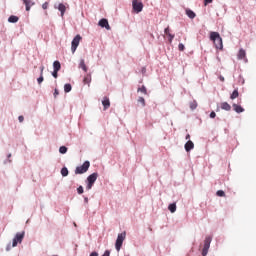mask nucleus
<instances>
[{
	"label": "nucleus",
	"mask_w": 256,
	"mask_h": 256,
	"mask_svg": "<svg viewBox=\"0 0 256 256\" xmlns=\"http://www.w3.org/2000/svg\"><path fill=\"white\" fill-rule=\"evenodd\" d=\"M210 41H213L214 47H216V49H219L220 51L223 50V38H221L219 32H211Z\"/></svg>",
	"instance_id": "f257e3e1"
},
{
	"label": "nucleus",
	"mask_w": 256,
	"mask_h": 256,
	"mask_svg": "<svg viewBox=\"0 0 256 256\" xmlns=\"http://www.w3.org/2000/svg\"><path fill=\"white\" fill-rule=\"evenodd\" d=\"M97 177H99V174L97 172H94L87 177L86 189L88 191H90V189H93V185H95V181H97Z\"/></svg>",
	"instance_id": "f03ea898"
},
{
	"label": "nucleus",
	"mask_w": 256,
	"mask_h": 256,
	"mask_svg": "<svg viewBox=\"0 0 256 256\" xmlns=\"http://www.w3.org/2000/svg\"><path fill=\"white\" fill-rule=\"evenodd\" d=\"M127 237V232H122L118 234V237L116 239L115 248L116 251H121V247H123V241H125V238Z\"/></svg>",
	"instance_id": "7ed1b4c3"
},
{
	"label": "nucleus",
	"mask_w": 256,
	"mask_h": 256,
	"mask_svg": "<svg viewBox=\"0 0 256 256\" xmlns=\"http://www.w3.org/2000/svg\"><path fill=\"white\" fill-rule=\"evenodd\" d=\"M89 167H91V163L89 161H85L82 166L76 167L75 174L83 175V173H87V171H89Z\"/></svg>",
	"instance_id": "20e7f679"
},
{
	"label": "nucleus",
	"mask_w": 256,
	"mask_h": 256,
	"mask_svg": "<svg viewBox=\"0 0 256 256\" xmlns=\"http://www.w3.org/2000/svg\"><path fill=\"white\" fill-rule=\"evenodd\" d=\"M211 236H207L204 240V247L202 249V255L206 256L209 253V248L211 247Z\"/></svg>",
	"instance_id": "39448f33"
},
{
	"label": "nucleus",
	"mask_w": 256,
	"mask_h": 256,
	"mask_svg": "<svg viewBox=\"0 0 256 256\" xmlns=\"http://www.w3.org/2000/svg\"><path fill=\"white\" fill-rule=\"evenodd\" d=\"M25 238V232H18L13 239L12 247H17L18 243H22Z\"/></svg>",
	"instance_id": "423d86ee"
},
{
	"label": "nucleus",
	"mask_w": 256,
	"mask_h": 256,
	"mask_svg": "<svg viewBox=\"0 0 256 256\" xmlns=\"http://www.w3.org/2000/svg\"><path fill=\"white\" fill-rule=\"evenodd\" d=\"M79 43H81V35H76L71 43V51L75 53L77 48L79 47Z\"/></svg>",
	"instance_id": "0eeeda50"
},
{
	"label": "nucleus",
	"mask_w": 256,
	"mask_h": 256,
	"mask_svg": "<svg viewBox=\"0 0 256 256\" xmlns=\"http://www.w3.org/2000/svg\"><path fill=\"white\" fill-rule=\"evenodd\" d=\"M132 7L135 13H141V11H143V2H140L139 0H133Z\"/></svg>",
	"instance_id": "6e6552de"
},
{
	"label": "nucleus",
	"mask_w": 256,
	"mask_h": 256,
	"mask_svg": "<svg viewBox=\"0 0 256 256\" xmlns=\"http://www.w3.org/2000/svg\"><path fill=\"white\" fill-rule=\"evenodd\" d=\"M239 60H244L247 63V52L245 49L241 48L237 54Z\"/></svg>",
	"instance_id": "1a4fd4ad"
},
{
	"label": "nucleus",
	"mask_w": 256,
	"mask_h": 256,
	"mask_svg": "<svg viewBox=\"0 0 256 256\" xmlns=\"http://www.w3.org/2000/svg\"><path fill=\"white\" fill-rule=\"evenodd\" d=\"M98 25L100 27H103L105 29H107V31H110L111 30V26H109V21L105 18L101 19L98 23Z\"/></svg>",
	"instance_id": "9d476101"
},
{
	"label": "nucleus",
	"mask_w": 256,
	"mask_h": 256,
	"mask_svg": "<svg viewBox=\"0 0 256 256\" xmlns=\"http://www.w3.org/2000/svg\"><path fill=\"white\" fill-rule=\"evenodd\" d=\"M102 105H103V109L104 111H107V109H109V107H111V101L109 100V97L105 96L102 100Z\"/></svg>",
	"instance_id": "9b49d317"
},
{
	"label": "nucleus",
	"mask_w": 256,
	"mask_h": 256,
	"mask_svg": "<svg viewBox=\"0 0 256 256\" xmlns=\"http://www.w3.org/2000/svg\"><path fill=\"white\" fill-rule=\"evenodd\" d=\"M165 35H167V37H169V43H173V39H175V35L171 34V29L169 28V26L167 28H165L164 30Z\"/></svg>",
	"instance_id": "f8f14e48"
},
{
	"label": "nucleus",
	"mask_w": 256,
	"mask_h": 256,
	"mask_svg": "<svg viewBox=\"0 0 256 256\" xmlns=\"http://www.w3.org/2000/svg\"><path fill=\"white\" fill-rule=\"evenodd\" d=\"M22 2L24 3V5L26 7V11H31V7H33V5H35V2H33L31 0H22Z\"/></svg>",
	"instance_id": "ddd939ff"
},
{
	"label": "nucleus",
	"mask_w": 256,
	"mask_h": 256,
	"mask_svg": "<svg viewBox=\"0 0 256 256\" xmlns=\"http://www.w3.org/2000/svg\"><path fill=\"white\" fill-rule=\"evenodd\" d=\"M184 147H185V151L189 153V151H191L192 149H195V144L193 143V141L189 140L188 142H186Z\"/></svg>",
	"instance_id": "4468645a"
},
{
	"label": "nucleus",
	"mask_w": 256,
	"mask_h": 256,
	"mask_svg": "<svg viewBox=\"0 0 256 256\" xmlns=\"http://www.w3.org/2000/svg\"><path fill=\"white\" fill-rule=\"evenodd\" d=\"M232 107L236 113H243V111H245L243 107L237 104H233Z\"/></svg>",
	"instance_id": "2eb2a0df"
},
{
	"label": "nucleus",
	"mask_w": 256,
	"mask_h": 256,
	"mask_svg": "<svg viewBox=\"0 0 256 256\" xmlns=\"http://www.w3.org/2000/svg\"><path fill=\"white\" fill-rule=\"evenodd\" d=\"M58 10L61 13V17H63V15H65V11H67V7H65L63 3H60L58 5Z\"/></svg>",
	"instance_id": "dca6fc26"
},
{
	"label": "nucleus",
	"mask_w": 256,
	"mask_h": 256,
	"mask_svg": "<svg viewBox=\"0 0 256 256\" xmlns=\"http://www.w3.org/2000/svg\"><path fill=\"white\" fill-rule=\"evenodd\" d=\"M83 83H84V85H88V87H89V85H91V74H87L84 77Z\"/></svg>",
	"instance_id": "f3484780"
},
{
	"label": "nucleus",
	"mask_w": 256,
	"mask_h": 256,
	"mask_svg": "<svg viewBox=\"0 0 256 256\" xmlns=\"http://www.w3.org/2000/svg\"><path fill=\"white\" fill-rule=\"evenodd\" d=\"M221 109H223L224 111H229L231 109V105H229V103L227 102H222L220 104Z\"/></svg>",
	"instance_id": "a211bd4d"
},
{
	"label": "nucleus",
	"mask_w": 256,
	"mask_h": 256,
	"mask_svg": "<svg viewBox=\"0 0 256 256\" xmlns=\"http://www.w3.org/2000/svg\"><path fill=\"white\" fill-rule=\"evenodd\" d=\"M186 15L189 17V19H195L196 14L190 9H186Z\"/></svg>",
	"instance_id": "6ab92c4d"
},
{
	"label": "nucleus",
	"mask_w": 256,
	"mask_h": 256,
	"mask_svg": "<svg viewBox=\"0 0 256 256\" xmlns=\"http://www.w3.org/2000/svg\"><path fill=\"white\" fill-rule=\"evenodd\" d=\"M19 21V17L15 16V15H11L9 18H8V22L9 23H17Z\"/></svg>",
	"instance_id": "aec40b11"
},
{
	"label": "nucleus",
	"mask_w": 256,
	"mask_h": 256,
	"mask_svg": "<svg viewBox=\"0 0 256 256\" xmlns=\"http://www.w3.org/2000/svg\"><path fill=\"white\" fill-rule=\"evenodd\" d=\"M79 68L84 70L85 73H87V65H85V60H80V63H79Z\"/></svg>",
	"instance_id": "412c9836"
},
{
	"label": "nucleus",
	"mask_w": 256,
	"mask_h": 256,
	"mask_svg": "<svg viewBox=\"0 0 256 256\" xmlns=\"http://www.w3.org/2000/svg\"><path fill=\"white\" fill-rule=\"evenodd\" d=\"M53 67L54 71H61V63L59 61H54Z\"/></svg>",
	"instance_id": "4be33fe9"
},
{
	"label": "nucleus",
	"mask_w": 256,
	"mask_h": 256,
	"mask_svg": "<svg viewBox=\"0 0 256 256\" xmlns=\"http://www.w3.org/2000/svg\"><path fill=\"white\" fill-rule=\"evenodd\" d=\"M168 209L170 212L175 213V211H177V204L176 203H172L168 206Z\"/></svg>",
	"instance_id": "5701e85b"
},
{
	"label": "nucleus",
	"mask_w": 256,
	"mask_h": 256,
	"mask_svg": "<svg viewBox=\"0 0 256 256\" xmlns=\"http://www.w3.org/2000/svg\"><path fill=\"white\" fill-rule=\"evenodd\" d=\"M237 97H239V90H234L233 92H232V94L230 95V99H237Z\"/></svg>",
	"instance_id": "b1692460"
},
{
	"label": "nucleus",
	"mask_w": 256,
	"mask_h": 256,
	"mask_svg": "<svg viewBox=\"0 0 256 256\" xmlns=\"http://www.w3.org/2000/svg\"><path fill=\"white\" fill-rule=\"evenodd\" d=\"M61 175L62 177H67V175H69V170L67 169V167L61 169Z\"/></svg>",
	"instance_id": "393cba45"
},
{
	"label": "nucleus",
	"mask_w": 256,
	"mask_h": 256,
	"mask_svg": "<svg viewBox=\"0 0 256 256\" xmlns=\"http://www.w3.org/2000/svg\"><path fill=\"white\" fill-rule=\"evenodd\" d=\"M71 89H72L71 84H65V85H64V91H65V93H70Z\"/></svg>",
	"instance_id": "a878e982"
},
{
	"label": "nucleus",
	"mask_w": 256,
	"mask_h": 256,
	"mask_svg": "<svg viewBox=\"0 0 256 256\" xmlns=\"http://www.w3.org/2000/svg\"><path fill=\"white\" fill-rule=\"evenodd\" d=\"M59 153H61L62 155H65V153H67V147L61 146L59 148Z\"/></svg>",
	"instance_id": "bb28decb"
},
{
	"label": "nucleus",
	"mask_w": 256,
	"mask_h": 256,
	"mask_svg": "<svg viewBox=\"0 0 256 256\" xmlns=\"http://www.w3.org/2000/svg\"><path fill=\"white\" fill-rule=\"evenodd\" d=\"M144 93V95H147V88L145 86H142L141 88H138V93Z\"/></svg>",
	"instance_id": "cd10ccee"
},
{
	"label": "nucleus",
	"mask_w": 256,
	"mask_h": 256,
	"mask_svg": "<svg viewBox=\"0 0 256 256\" xmlns=\"http://www.w3.org/2000/svg\"><path fill=\"white\" fill-rule=\"evenodd\" d=\"M190 109H192V111H194V109H197V101H193L190 103Z\"/></svg>",
	"instance_id": "c85d7f7f"
},
{
	"label": "nucleus",
	"mask_w": 256,
	"mask_h": 256,
	"mask_svg": "<svg viewBox=\"0 0 256 256\" xmlns=\"http://www.w3.org/2000/svg\"><path fill=\"white\" fill-rule=\"evenodd\" d=\"M216 194H217L218 197H225V191H223V190H218L216 192Z\"/></svg>",
	"instance_id": "c756f323"
},
{
	"label": "nucleus",
	"mask_w": 256,
	"mask_h": 256,
	"mask_svg": "<svg viewBox=\"0 0 256 256\" xmlns=\"http://www.w3.org/2000/svg\"><path fill=\"white\" fill-rule=\"evenodd\" d=\"M138 103H141L142 107H145V98L139 97L138 98Z\"/></svg>",
	"instance_id": "7c9ffc66"
},
{
	"label": "nucleus",
	"mask_w": 256,
	"mask_h": 256,
	"mask_svg": "<svg viewBox=\"0 0 256 256\" xmlns=\"http://www.w3.org/2000/svg\"><path fill=\"white\" fill-rule=\"evenodd\" d=\"M83 186H79L78 188H77V192H78V194L79 195H83Z\"/></svg>",
	"instance_id": "2f4dec72"
},
{
	"label": "nucleus",
	"mask_w": 256,
	"mask_h": 256,
	"mask_svg": "<svg viewBox=\"0 0 256 256\" xmlns=\"http://www.w3.org/2000/svg\"><path fill=\"white\" fill-rule=\"evenodd\" d=\"M178 49H179V51H185V45H183V43H180L178 45Z\"/></svg>",
	"instance_id": "473e14b6"
},
{
	"label": "nucleus",
	"mask_w": 256,
	"mask_h": 256,
	"mask_svg": "<svg viewBox=\"0 0 256 256\" xmlns=\"http://www.w3.org/2000/svg\"><path fill=\"white\" fill-rule=\"evenodd\" d=\"M38 84L41 85L44 81L43 75L40 74V77L37 79Z\"/></svg>",
	"instance_id": "72a5a7b5"
},
{
	"label": "nucleus",
	"mask_w": 256,
	"mask_h": 256,
	"mask_svg": "<svg viewBox=\"0 0 256 256\" xmlns=\"http://www.w3.org/2000/svg\"><path fill=\"white\" fill-rule=\"evenodd\" d=\"M58 73H59V70H54V71L52 72V76H53L55 79H57Z\"/></svg>",
	"instance_id": "f704fd0d"
},
{
	"label": "nucleus",
	"mask_w": 256,
	"mask_h": 256,
	"mask_svg": "<svg viewBox=\"0 0 256 256\" xmlns=\"http://www.w3.org/2000/svg\"><path fill=\"white\" fill-rule=\"evenodd\" d=\"M215 117H217V114H216L214 111H212V112L210 113V118H211V119H215Z\"/></svg>",
	"instance_id": "c9c22d12"
},
{
	"label": "nucleus",
	"mask_w": 256,
	"mask_h": 256,
	"mask_svg": "<svg viewBox=\"0 0 256 256\" xmlns=\"http://www.w3.org/2000/svg\"><path fill=\"white\" fill-rule=\"evenodd\" d=\"M49 7V2L42 4V9H47Z\"/></svg>",
	"instance_id": "e433bc0d"
},
{
	"label": "nucleus",
	"mask_w": 256,
	"mask_h": 256,
	"mask_svg": "<svg viewBox=\"0 0 256 256\" xmlns=\"http://www.w3.org/2000/svg\"><path fill=\"white\" fill-rule=\"evenodd\" d=\"M209 3H213V0H204V5L207 7Z\"/></svg>",
	"instance_id": "4c0bfd02"
},
{
	"label": "nucleus",
	"mask_w": 256,
	"mask_h": 256,
	"mask_svg": "<svg viewBox=\"0 0 256 256\" xmlns=\"http://www.w3.org/2000/svg\"><path fill=\"white\" fill-rule=\"evenodd\" d=\"M110 255H111V251L106 250L102 256H110Z\"/></svg>",
	"instance_id": "58836bf2"
},
{
	"label": "nucleus",
	"mask_w": 256,
	"mask_h": 256,
	"mask_svg": "<svg viewBox=\"0 0 256 256\" xmlns=\"http://www.w3.org/2000/svg\"><path fill=\"white\" fill-rule=\"evenodd\" d=\"M24 120H25V118L23 116L18 117V121H20V123H23Z\"/></svg>",
	"instance_id": "ea45409f"
},
{
	"label": "nucleus",
	"mask_w": 256,
	"mask_h": 256,
	"mask_svg": "<svg viewBox=\"0 0 256 256\" xmlns=\"http://www.w3.org/2000/svg\"><path fill=\"white\" fill-rule=\"evenodd\" d=\"M57 95H59V90L55 89V90H54V97L56 98Z\"/></svg>",
	"instance_id": "a19ab883"
},
{
	"label": "nucleus",
	"mask_w": 256,
	"mask_h": 256,
	"mask_svg": "<svg viewBox=\"0 0 256 256\" xmlns=\"http://www.w3.org/2000/svg\"><path fill=\"white\" fill-rule=\"evenodd\" d=\"M90 256H99V253H97V252H92V253L90 254Z\"/></svg>",
	"instance_id": "79ce46f5"
},
{
	"label": "nucleus",
	"mask_w": 256,
	"mask_h": 256,
	"mask_svg": "<svg viewBox=\"0 0 256 256\" xmlns=\"http://www.w3.org/2000/svg\"><path fill=\"white\" fill-rule=\"evenodd\" d=\"M44 70H45V67L42 66L41 69H40V71H41V72H40V75H43V71H44Z\"/></svg>",
	"instance_id": "37998d69"
},
{
	"label": "nucleus",
	"mask_w": 256,
	"mask_h": 256,
	"mask_svg": "<svg viewBox=\"0 0 256 256\" xmlns=\"http://www.w3.org/2000/svg\"><path fill=\"white\" fill-rule=\"evenodd\" d=\"M219 79H220V81H225V77H223V76H219Z\"/></svg>",
	"instance_id": "c03bdc74"
},
{
	"label": "nucleus",
	"mask_w": 256,
	"mask_h": 256,
	"mask_svg": "<svg viewBox=\"0 0 256 256\" xmlns=\"http://www.w3.org/2000/svg\"><path fill=\"white\" fill-rule=\"evenodd\" d=\"M188 139H191V135H189V134L186 135V140H188Z\"/></svg>",
	"instance_id": "a18cd8bd"
}]
</instances>
